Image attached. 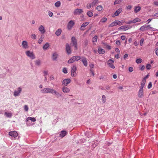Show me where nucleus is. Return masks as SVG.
Masks as SVG:
<instances>
[{
    "label": "nucleus",
    "instance_id": "e2e57ef3",
    "mask_svg": "<svg viewBox=\"0 0 158 158\" xmlns=\"http://www.w3.org/2000/svg\"><path fill=\"white\" fill-rule=\"evenodd\" d=\"M31 120L32 122H34L36 121V119L35 118H32Z\"/></svg>",
    "mask_w": 158,
    "mask_h": 158
},
{
    "label": "nucleus",
    "instance_id": "680f3d73",
    "mask_svg": "<svg viewBox=\"0 0 158 158\" xmlns=\"http://www.w3.org/2000/svg\"><path fill=\"white\" fill-rule=\"evenodd\" d=\"M48 15L50 17H52L53 15V13L52 12H50L49 13Z\"/></svg>",
    "mask_w": 158,
    "mask_h": 158
},
{
    "label": "nucleus",
    "instance_id": "58836bf2",
    "mask_svg": "<svg viewBox=\"0 0 158 158\" xmlns=\"http://www.w3.org/2000/svg\"><path fill=\"white\" fill-rule=\"evenodd\" d=\"M87 14V15L89 17H92L93 15V12L90 11H88Z\"/></svg>",
    "mask_w": 158,
    "mask_h": 158
},
{
    "label": "nucleus",
    "instance_id": "5701e85b",
    "mask_svg": "<svg viewBox=\"0 0 158 158\" xmlns=\"http://www.w3.org/2000/svg\"><path fill=\"white\" fill-rule=\"evenodd\" d=\"M98 36L97 35H95L92 39V41L94 44H96L97 41Z\"/></svg>",
    "mask_w": 158,
    "mask_h": 158
},
{
    "label": "nucleus",
    "instance_id": "39448f33",
    "mask_svg": "<svg viewBox=\"0 0 158 158\" xmlns=\"http://www.w3.org/2000/svg\"><path fill=\"white\" fill-rule=\"evenodd\" d=\"M74 24L75 23L73 20H71L69 21L67 25L68 29L69 30H71L74 26Z\"/></svg>",
    "mask_w": 158,
    "mask_h": 158
},
{
    "label": "nucleus",
    "instance_id": "13d9d810",
    "mask_svg": "<svg viewBox=\"0 0 158 158\" xmlns=\"http://www.w3.org/2000/svg\"><path fill=\"white\" fill-rule=\"evenodd\" d=\"M32 117H28L26 119V121H28V120H31V119Z\"/></svg>",
    "mask_w": 158,
    "mask_h": 158
},
{
    "label": "nucleus",
    "instance_id": "412c9836",
    "mask_svg": "<svg viewBox=\"0 0 158 158\" xmlns=\"http://www.w3.org/2000/svg\"><path fill=\"white\" fill-rule=\"evenodd\" d=\"M62 90L64 93H68L70 91L69 89L67 87L62 88Z\"/></svg>",
    "mask_w": 158,
    "mask_h": 158
},
{
    "label": "nucleus",
    "instance_id": "052dcab7",
    "mask_svg": "<svg viewBox=\"0 0 158 158\" xmlns=\"http://www.w3.org/2000/svg\"><path fill=\"white\" fill-rule=\"evenodd\" d=\"M127 9L129 10H131L132 8V6L131 5H129L127 7Z\"/></svg>",
    "mask_w": 158,
    "mask_h": 158
},
{
    "label": "nucleus",
    "instance_id": "774afa93",
    "mask_svg": "<svg viewBox=\"0 0 158 158\" xmlns=\"http://www.w3.org/2000/svg\"><path fill=\"white\" fill-rule=\"evenodd\" d=\"M50 79L51 80H53L54 79V77L53 76H51L50 77Z\"/></svg>",
    "mask_w": 158,
    "mask_h": 158
},
{
    "label": "nucleus",
    "instance_id": "c9c22d12",
    "mask_svg": "<svg viewBox=\"0 0 158 158\" xmlns=\"http://www.w3.org/2000/svg\"><path fill=\"white\" fill-rule=\"evenodd\" d=\"M98 0H94V1L91 3L92 4V6H93L95 5L98 3Z\"/></svg>",
    "mask_w": 158,
    "mask_h": 158
},
{
    "label": "nucleus",
    "instance_id": "7ed1b4c3",
    "mask_svg": "<svg viewBox=\"0 0 158 158\" xmlns=\"http://www.w3.org/2000/svg\"><path fill=\"white\" fill-rule=\"evenodd\" d=\"M72 44H73V45L74 46L75 49L76 50H77V41L76 38L74 37H72L71 38Z\"/></svg>",
    "mask_w": 158,
    "mask_h": 158
},
{
    "label": "nucleus",
    "instance_id": "3c124183",
    "mask_svg": "<svg viewBox=\"0 0 158 158\" xmlns=\"http://www.w3.org/2000/svg\"><path fill=\"white\" fill-rule=\"evenodd\" d=\"M152 87V83L151 82H150L148 85V89H150Z\"/></svg>",
    "mask_w": 158,
    "mask_h": 158
},
{
    "label": "nucleus",
    "instance_id": "5fc2aeb1",
    "mask_svg": "<svg viewBox=\"0 0 158 158\" xmlns=\"http://www.w3.org/2000/svg\"><path fill=\"white\" fill-rule=\"evenodd\" d=\"M129 71L130 72H132L133 71V68L132 67H130L129 68Z\"/></svg>",
    "mask_w": 158,
    "mask_h": 158
},
{
    "label": "nucleus",
    "instance_id": "f257e3e1",
    "mask_svg": "<svg viewBox=\"0 0 158 158\" xmlns=\"http://www.w3.org/2000/svg\"><path fill=\"white\" fill-rule=\"evenodd\" d=\"M41 92L42 93H50L52 94H54L56 97L61 96V95L59 93L54 89L49 88H47L42 89L41 90Z\"/></svg>",
    "mask_w": 158,
    "mask_h": 158
},
{
    "label": "nucleus",
    "instance_id": "aec40b11",
    "mask_svg": "<svg viewBox=\"0 0 158 158\" xmlns=\"http://www.w3.org/2000/svg\"><path fill=\"white\" fill-rule=\"evenodd\" d=\"M58 56V54L56 52H54L52 56V58L53 60H56Z\"/></svg>",
    "mask_w": 158,
    "mask_h": 158
},
{
    "label": "nucleus",
    "instance_id": "bb28decb",
    "mask_svg": "<svg viewBox=\"0 0 158 158\" xmlns=\"http://www.w3.org/2000/svg\"><path fill=\"white\" fill-rule=\"evenodd\" d=\"M141 9V8L140 6H135L134 8V11L135 13H137V12L139 11Z\"/></svg>",
    "mask_w": 158,
    "mask_h": 158
},
{
    "label": "nucleus",
    "instance_id": "2f4dec72",
    "mask_svg": "<svg viewBox=\"0 0 158 158\" xmlns=\"http://www.w3.org/2000/svg\"><path fill=\"white\" fill-rule=\"evenodd\" d=\"M61 5V3L60 1H57L56 2L55 4V6L57 7H58L60 6Z\"/></svg>",
    "mask_w": 158,
    "mask_h": 158
},
{
    "label": "nucleus",
    "instance_id": "37998d69",
    "mask_svg": "<svg viewBox=\"0 0 158 158\" xmlns=\"http://www.w3.org/2000/svg\"><path fill=\"white\" fill-rule=\"evenodd\" d=\"M142 61V59L140 58L137 59L136 60V62L137 64H139Z\"/></svg>",
    "mask_w": 158,
    "mask_h": 158
},
{
    "label": "nucleus",
    "instance_id": "f704fd0d",
    "mask_svg": "<svg viewBox=\"0 0 158 158\" xmlns=\"http://www.w3.org/2000/svg\"><path fill=\"white\" fill-rule=\"evenodd\" d=\"M107 19L106 17H104L101 19L99 23L101 22L102 23H104L106 22L107 21Z\"/></svg>",
    "mask_w": 158,
    "mask_h": 158
},
{
    "label": "nucleus",
    "instance_id": "1a4fd4ad",
    "mask_svg": "<svg viewBox=\"0 0 158 158\" xmlns=\"http://www.w3.org/2000/svg\"><path fill=\"white\" fill-rule=\"evenodd\" d=\"M129 29V26H121L120 27L118 28V30L119 31H126Z\"/></svg>",
    "mask_w": 158,
    "mask_h": 158
},
{
    "label": "nucleus",
    "instance_id": "6e6d98bb",
    "mask_svg": "<svg viewBox=\"0 0 158 158\" xmlns=\"http://www.w3.org/2000/svg\"><path fill=\"white\" fill-rule=\"evenodd\" d=\"M116 44L117 45H119L120 44V42L119 40H118L116 41Z\"/></svg>",
    "mask_w": 158,
    "mask_h": 158
},
{
    "label": "nucleus",
    "instance_id": "a211bd4d",
    "mask_svg": "<svg viewBox=\"0 0 158 158\" xmlns=\"http://www.w3.org/2000/svg\"><path fill=\"white\" fill-rule=\"evenodd\" d=\"M18 91H15L14 92V95L15 96H18L22 91V89L20 87L18 88Z\"/></svg>",
    "mask_w": 158,
    "mask_h": 158
},
{
    "label": "nucleus",
    "instance_id": "bf43d9fd",
    "mask_svg": "<svg viewBox=\"0 0 158 158\" xmlns=\"http://www.w3.org/2000/svg\"><path fill=\"white\" fill-rule=\"evenodd\" d=\"M133 23L132 20L128 22H126V23L127 24H130L131 23Z\"/></svg>",
    "mask_w": 158,
    "mask_h": 158
},
{
    "label": "nucleus",
    "instance_id": "8fccbe9b",
    "mask_svg": "<svg viewBox=\"0 0 158 158\" xmlns=\"http://www.w3.org/2000/svg\"><path fill=\"white\" fill-rule=\"evenodd\" d=\"M63 70V72L64 73L66 74V73H68L67 71V69L66 68H64Z\"/></svg>",
    "mask_w": 158,
    "mask_h": 158
},
{
    "label": "nucleus",
    "instance_id": "603ef678",
    "mask_svg": "<svg viewBox=\"0 0 158 158\" xmlns=\"http://www.w3.org/2000/svg\"><path fill=\"white\" fill-rule=\"evenodd\" d=\"M89 67L91 69L94 68V65L93 64H90L89 65Z\"/></svg>",
    "mask_w": 158,
    "mask_h": 158
},
{
    "label": "nucleus",
    "instance_id": "f3484780",
    "mask_svg": "<svg viewBox=\"0 0 158 158\" xmlns=\"http://www.w3.org/2000/svg\"><path fill=\"white\" fill-rule=\"evenodd\" d=\"M89 23V22H86L83 23L81 27V30L82 31L84 30L85 27L87 26Z\"/></svg>",
    "mask_w": 158,
    "mask_h": 158
},
{
    "label": "nucleus",
    "instance_id": "0eeeda50",
    "mask_svg": "<svg viewBox=\"0 0 158 158\" xmlns=\"http://www.w3.org/2000/svg\"><path fill=\"white\" fill-rule=\"evenodd\" d=\"M114 62V61L110 59L108 60L107 62V64L109 65V66L112 69H114L115 68L114 66L113 65V63Z\"/></svg>",
    "mask_w": 158,
    "mask_h": 158
},
{
    "label": "nucleus",
    "instance_id": "09e8293b",
    "mask_svg": "<svg viewBox=\"0 0 158 158\" xmlns=\"http://www.w3.org/2000/svg\"><path fill=\"white\" fill-rule=\"evenodd\" d=\"M24 110H25L26 111H28V106H27V105H25L24 106Z\"/></svg>",
    "mask_w": 158,
    "mask_h": 158
},
{
    "label": "nucleus",
    "instance_id": "473e14b6",
    "mask_svg": "<svg viewBox=\"0 0 158 158\" xmlns=\"http://www.w3.org/2000/svg\"><path fill=\"white\" fill-rule=\"evenodd\" d=\"M102 9L103 7L101 5L98 6L96 7V9L99 11H101L102 10Z\"/></svg>",
    "mask_w": 158,
    "mask_h": 158
},
{
    "label": "nucleus",
    "instance_id": "dca6fc26",
    "mask_svg": "<svg viewBox=\"0 0 158 158\" xmlns=\"http://www.w3.org/2000/svg\"><path fill=\"white\" fill-rule=\"evenodd\" d=\"M81 61L83 64L86 67L88 65V63L86 58L85 57H82L81 58Z\"/></svg>",
    "mask_w": 158,
    "mask_h": 158
},
{
    "label": "nucleus",
    "instance_id": "0e129e2a",
    "mask_svg": "<svg viewBox=\"0 0 158 158\" xmlns=\"http://www.w3.org/2000/svg\"><path fill=\"white\" fill-rule=\"evenodd\" d=\"M106 48L107 49H111V47L110 45H106Z\"/></svg>",
    "mask_w": 158,
    "mask_h": 158
},
{
    "label": "nucleus",
    "instance_id": "f8f14e48",
    "mask_svg": "<svg viewBox=\"0 0 158 158\" xmlns=\"http://www.w3.org/2000/svg\"><path fill=\"white\" fill-rule=\"evenodd\" d=\"M71 80L70 79L68 78L64 80L62 82V84L64 86H67L68 84L70 83Z\"/></svg>",
    "mask_w": 158,
    "mask_h": 158
},
{
    "label": "nucleus",
    "instance_id": "393cba45",
    "mask_svg": "<svg viewBox=\"0 0 158 158\" xmlns=\"http://www.w3.org/2000/svg\"><path fill=\"white\" fill-rule=\"evenodd\" d=\"M98 51V53L101 54H103L105 52V50L101 48H99Z\"/></svg>",
    "mask_w": 158,
    "mask_h": 158
},
{
    "label": "nucleus",
    "instance_id": "4d7b16f0",
    "mask_svg": "<svg viewBox=\"0 0 158 158\" xmlns=\"http://www.w3.org/2000/svg\"><path fill=\"white\" fill-rule=\"evenodd\" d=\"M121 39L122 40H124L126 39V36L124 35H122L121 36Z\"/></svg>",
    "mask_w": 158,
    "mask_h": 158
},
{
    "label": "nucleus",
    "instance_id": "a18cd8bd",
    "mask_svg": "<svg viewBox=\"0 0 158 158\" xmlns=\"http://www.w3.org/2000/svg\"><path fill=\"white\" fill-rule=\"evenodd\" d=\"M35 64L37 65H39L41 63L40 61L39 60H37L35 61Z\"/></svg>",
    "mask_w": 158,
    "mask_h": 158
},
{
    "label": "nucleus",
    "instance_id": "864d4df0",
    "mask_svg": "<svg viewBox=\"0 0 158 158\" xmlns=\"http://www.w3.org/2000/svg\"><path fill=\"white\" fill-rule=\"evenodd\" d=\"M144 41V39H141L140 40V44L141 46L143 45V44Z\"/></svg>",
    "mask_w": 158,
    "mask_h": 158
},
{
    "label": "nucleus",
    "instance_id": "ea45409f",
    "mask_svg": "<svg viewBox=\"0 0 158 158\" xmlns=\"http://www.w3.org/2000/svg\"><path fill=\"white\" fill-rule=\"evenodd\" d=\"M106 97L105 95H103L102 96V100L103 103H104L106 101Z\"/></svg>",
    "mask_w": 158,
    "mask_h": 158
},
{
    "label": "nucleus",
    "instance_id": "72a5a7b5",
    "mask_svg": "<svg viewBox=\"0 0 158 158\" xmlns=\"http://www.w3.org/2000/svg\"><path fill=\"white\" fill-rule=\"evenodd\" d=\"M115 23H116V25H119L120 26L122 25L123 23H122L121 21L118 20H115Z\"/></svg>",
    "mask_w": 158,
    "mask_h": 158
},
{
    "label": "nucleus",
    "instance_id": "cd10ccee",
    "mask_svg": "<svg viewBox=\"0 0 158 158\" xmlns=\"http://www.w3.org/2000/svg\"><path fill=\"white\" fill-rule=\"evenodd\" d=\"M74 61H75L73 56L70 59L68 60V63L69 64H70L74 62Z\"/></svg>",
    "mask_w": 158,
    "mask_h": 158
},
{
    "label": "nucleus",
    "instance_id": "ddd939ff",
    "mask_svg": "<svg viewBox=\"0 0 158 158\" xmlns=\"http://www.w3.org/2000/svg\"><path fill=\"white\" fill-rule=\"evenodd\" d=\"M9 134L13 137L15 138L17 137L18 134L17 132L15 131H11L9 132Z\"/></svg>",
    "mask_w": 158,
    "mask_h": 158
},
{
    "label": "nucleus",
    "instance_id": "6ab92c4d",
    "mask_svg": "<svg viewBox=\"0 0 158 158\" xmlns=\"http://www.w3.org/2000/svg\"><path fill=\"white\" fill-rule=\"evenodd\" d=\"M22 45L24 48L27 49L28 48L27 43L26 41H23L22 42Z\"/></svg>",
    "mask_w": 158,
    "mask_h": 158
},
{
    "label": "nucleus",
    "instance_id": "c03bdc74",
    "mask_svg": "<svg viewBox=\"0 0 158 158\" xmlns=\"http://www.w3.org/2000/svg\"><path fill=\"white\" fill-rule=\"evenodd\" d=\"M92 6V4L91 3H89L87 5L86 8L88 9H89Z\"/></svg>",
    "mask_w": 158,
    "mask_h": 158
},
{
    "label": "nucleus",
    "instance_id": "c85d7f7f",
    "mask_svg": "<svg viewBox=\"0 0 158 158\" xmlns=\"http://www.w3.org/2000/svg\"><path fill=\"white\" fill-rule=\"evenodd\" d=\"M75 61H77L81 59V57L79 56H73Z\"/></svg>",
    "mask_w": 158,
    "mask_h": 158
},
{
    "label": "nucleus",
    "instance_id": "20e7f679",
    "mask_svg": "<svg viewBox=\"0 0 158 158\" xmlns=\"http://www.w3.org/2000/svg\"><path fill=\"white\" fill-rule=\"evenodd\" d=\"M77 67L76 66L73 65L71 68V76L73 77H75L77 75L76 71Z\"/></svg>",
    "mask_w": 158,
    "mask_h": 158
},
{
    "label": "nucleus",
    "instance_id": "4be33fe9",
    "mask_svg": "<svg viewBox=\"0 0 158 158\" xmlns=\"http://www.w3.org/2000/svg\"><path fill=\"white\" fill-rule=\"evenodd\" d=\"M67 133V132L66 131H61L60 134V137L61 138H63L66 135Z\"/></svg>",
    "mask_w": 158,
    "mask_h": 158
},
{
    "label": "nucleus",
    "instance_id": "2eb2a0df",
    "mask_svg": "<svg viewBox=\"0 0 158 158\" xmlns=\"http://www.w3.org/2000/svg\"><path fill=\"white\" fill-rule=\"evenodd\" d=\"M66 50L68 54H70L71 53L70 47L68 44H66Z\"/></svg>",
    "mask_w": 158,
    "mask_h": 158
},
{
    "label": "nucleus",
    "instance_id": "c756f323",
    "mask_svg": "<svg viewBox=\"0 0 158 158\" xmlns=\"http://www.w3.org/2000/svg\"><path fill=\"white\" fill-rule=\"evenodd\" d=\"M49 46V44L47 43L43 47V48L44 50H46Z\"/></svg>",
    "mask_w": 158,
    "mask_h": 158
},
{
    "label": "nucleus",
    "instance_id": "338daca9",
    "mask_svg": "<svg viewBox=\"0 0 158 158\" xmlns=\"http://www.w3.org/2000/svg\"><path fill=\"white\" fill-rule=\"evenodd\" d=\"M154 4L156 6H158V2H157V1L154 2Z\"/></svg>",
    "mask_w": 158,
    "mask_h": 158
},
{
    "label": "nucleus",
    "instance_id": "f03ea898",
    "mask_svg": "<svg viewBox=\"0 0 158 158\" xmlns=\"http://www.w3.org/2000/svg\"><path fill=\"white\" fill-rule=\"evenodd\" d=\"M152 28L149 25H145L141 26L139 29V30L142 31H144L148 30H151Z\"/></svg>",
    "mask_w": 158,
    "mask_h": 158
},
{
    "label": "nucleus",
    "instance_id": "6e6552de",
    "mask_svg": "<svg viewBox=\"0 0 158 158\" xmlns=\"http://www.w3.org/2000/svg\"><path fill=\"white\" fill-rule=\"evenodd\" d=\"M138 96L139 98H142L144 97L143 89H140L138 94Z\"/></svg>",
    "mask_w": 158,
    "mask_h": 158
},
{
    "label": "nucleus",
    "instance_id": "79ce46f5",
    "mask_svg": "<svg viewBox=\"0 0 158 158\" xmlns=\"http://www.w3.org/2000/svg\"><path fill=\"white\" fill-rule=\"evenodd\" d=\"M44 37H41L39 39V41H38V43L39 44H41L43 40Z\"/></svg>",
    "mask_w": 158,
    "mask_h": 158
},
{
    "label": "nucleus",
    "instance_id": "a878e982",
    "mask_svg": "<svg viewBox=\"0 0 158 158\" xmlns=\"http://www.w3.org/2000/svg\"><path fill=\"white\" fill-rule=\"evenodd\" d=\"M62 32L61 30L60 29H59L56 30L55 32L56 35L57 36L60 35Z\"/></svg>",
    "mask_w": 158,
    "mask_h": 158
},
{
    "label": "nucleus",
    "instance_id": "4468645a",
    "mask_svg": "<svg viewBox=\"0 0 158 158\" xmlns=\"http://www.w3.org/2000/svg\"><path fill=\"white\" fill-rule=\"evenodd\" d=\"M38 29L41 34H44L46 32V30L44 27L42 25L39 26Z\"/></svg>",
    "mask_w": 158,
    "mask_h": 158
},
{
    "label": "nucleus",
    "instance_id": "9b49d317",
    "mask_svg": "<svg viewBox=\"0 0 158 158\" xmlns=\"http://www.w3.org/2000/svg\"><path fill=\"white\" fill-rule=\"evenodd\" d=\"M83 12V10L82 9H75L73 12L74 15H80Z\"/></svg>",
    "mask_w": 158,
    "mask_h": 158
},
{
    "label": "nucleus",
    "instance_id": "7c9ffc66",
    "mask_svg": "<svg viewBox=\"0 0 158 158\" xmlns=\"http://www.w3.org/2000/svg\"><path fill=\"white\" fill-rule=\"evenodd\" d=\"M141 21V19L138 18H135L132 20L133 23H135L138 22H140Z\"/></svg>",
    "mask_w": 158,
    "mask_h": 158
},
{
    "label": "nucleus",
    "instance_id": "69168bd1",
    "mask_svg": "<svg viewBox=\"0 0 158 158\" xmlns=\"http://www.w3.org/2000/svg\"><path fill=\"white\" fill-rule=\"evenodd\" d=\"M128 55L127 54H125L123 56L124 59H125L126 58H127L128 57Z\"/></svg>",
    "mask_w": 158,
    "mask_h": 158
},
{
    "label": "nucleus",
    "instance_id": "49530a36",
    "mask_svg": "<svg viewBox=\"0 0 158 158\" xmlns=\"http://www.w3.org/2000/svg\"><path fill=\"white\" fill-rule=\"evenodd\" d=\"M31 38L34 39H36V35L34 34H32L31 35Z\"/></svg>",
    "mask_w": 158,
    "mask_h": 158
},
{
    "label": "nucleus",
    "instance_id": "b1692460",
    "mask_svg": "<svg viewBox=\"0 0 158 158\" xmlns=\"http://www.w3.org/2000/svg\"><path fill=\"white\" fill-rule=\"evenodd\" d=\"M146 82V80L145 79H143L142 80V82L140 88V89H143V87L145 85Z\"/></svg>",
    "mask_w": 158,
    "mask_h": 158
},
{
    "label": "nucleus",
    "instance_id": "e433bc0d",
    "mask_svg": "<svg viewBox=\"0 0 158 158\" xmlns=\"http://www.w3.org/2000/svg\"><path fill=\"white\" fill-rule=\"evenodd\" d=\"M116 23H115V21L114 22H112L111 24H109L108 25V27H113V26H116Z\"/></svg>",
    "mask_w": 158,
    "mask_h": 158
},
{
    "label": "nucleus",
    "instance_id": "423d86ee",
    "mask_svg": "<svg viewBox=\"0 0 158 158\" xmlns=\"http://www.w3.org/2000/svg\"><path fill=\"white\" fill-rule=\"evenodd\" d=\"M26 54L27 56L32 59L35 58V56L33 52H31L29 51L26 52Z\"/></svg>",
    "mask_w": 158,
    "mask_h": 158
},
{
    "label": "nucleus",
    "instance_id": "9d476101",
    "mask_svg": "<svg viewBox=\"0 0 158 158\" xmlns=\"http://www.w3.org/2000/svg\"><path fill=\"white\" fill-rule=\"evenodd\" d=\"M122 9L121 8L118 9L116 11L112 17H114L119 15V14L122 11Z\"/></svg>",
    "mask_w": 158,
    "mask_h": 158
},
{
    "label": "nucleus",
    "instance_id": "a19ab883",
    "mask_svg": "<svg viewBox=\"0 0 158 158\" xmlns=\"http://www.w3.org/2000/svg\"><path fill=\"white\" fill-rule=\"evenodd\" d=\"M5 114L8 117H11L12 116V114L10 113L5 112Z\"/></svg>",
    "mask_w": 158,
    "mask_h": 158
},
{
    "label": "nucleus",
    "instance_id": "de8ad7c7",
    "mask_svg": "<svg viewBox=\"0 0 158 158\" xmlns=\"http://www.w3.org/2000/svg\"><path fill=\"white\" fill-rule=\"evenodd\" d=\"M151 67V64H148L146 66V68L147 69L149 70L150 69Z\"/></svg>",
    "mask_w": 158,
    "mask_h": 158
},
{
    "label": "nucleus",
    "instance_id": "4c0bfd02",
    "mask_svg": "<svg viewBox=\"0 0 158 158\" xmlns=\"http://www.w3.org/2000/svg\"><path fill=\"white\" fill-rule=\"evenodd\" d=\"M123 0H116L114 3V5H115L120 3Z\"/></svg>",
    "mask_w": 158,
    "mask_h": 158
}]
</instances>
